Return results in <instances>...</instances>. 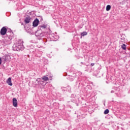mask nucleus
I'll return each mask as SVG.
<instances>
[{
	"label": "nucleus",
	"instance_id": "23",
	"mask_svg": "<svg viewBox=\"0 0 130 130\" xmlns=\"http://www.w3.org/2000/svg\"><path fill=\"white\" fill-rule=\"evenodd\" d=\"M41 20H43V19H42V17H41Z\"/></svg>",
	"mask_w": 130,
	"mask_h": 130
},
{
	"label": "nucleus",
	"instance_id": "24",
	"mask_svg": "<svg viewBox=\"0 0 130 130\" xmlns=\"http://www.w3.org/2000/svg\"><path fill=\"white\" fill-rule=\"evenodd\" d=\"M49 31H50V29H49Z\"/></svg>",
	"mask_w": 130,
	"mask_h": 130
},
{
	"label": "nucleus",
	"instance_id": "3",
	"mask_svg": "<svg viewBox=\"0 0 130 130\" xmlns=\"http://www.w3.org/2000/svg\"><path fill=\"white\" fill-rule=\"evenodd\" d=\"M37 82L39 83V85H41V88H44V86L46 84H47V82H45L43 79L42 78H38L37 79Z\"/></svg>",
	"mask_w": 130,
	"mask_h": 130
},
{
	"label": "nucleus",
	"instance_id": "9",
	"mask_svg": "<svg viewBox=\"0 0 130 130\" xmlns=\"http://www.w3.org/2000/svg\"><path fill=\"white\" fill-rule=\"evenodd\" d=\"M7 83L8 84V85H9V86H13V83H12V79L10 77L8 79Z\"/></svg>",
	"mask_w": 130,
	"mask_h": 130
},
{
	"label": "nucleus",
	"instance_id": "21",
	"mask_svg": "<svg viewBox=\"0 0 130 130\" xmlns=\"http://www.w3.org/2000/svg\"><path fill=\"white\" fill-rule=\"evenodd\" d=\"M52 79V77H50V78H49L50 80H51Z\"/></svg>",
	"mask_w": 130,
	"mask_h": 130
},
{
	"label": "nucleus",
	"instance_id": "5",
	"mask_svg": "<svg viewBox=\"0 0 130 130\" xmlns=\"http://www.w3.org/2000/svg\"><path fill=\"white\" fill-rule=\"evenodd\" d=\"M7 31H8L7 28L4 26L1 29L0 34H1V35H6V34H7Z\"/></svg>",
	"mask_w": 130,
	"mask_h": 130
},
{
	"label": "nucleus",
	"instance_id": "8",
	"mask_svg": "<svg viewBox=\"0 0 130 130\" xmlns=\"http://www.w3.org/2000/svg\"><path fill=\"white\" fill-rule=\"evenodd\" d=\"M30 20H31L30 17L28 16L27 17H26L24 20L25 24H29V23H30Z\"/></svg>",
	"mask_w": 130,
	"mask_h": 130
},
{
	"label": "nucleus",
	"instance_id": "13",
	"mask_svg": "<svg viewBox=\"0 0 130 130\" xmlns=\"http://www.w3.org/2000/svg\"><path fill=\"white\" fill-rule=\"evenodd\" d=\"M88 32L86 31H83V32L81 33V36H86V35H87Z\"/></svg>",
	"mask_w": 130,
	"mask_h": 130
},
{
	"label": "nucleus",
	"instance_id": "4",
	"mask_svg": "<svg viewBox=\"0 0 130 130\" xmlns=\"http://www.w3.org/2000/svg\"><path fill=\"white\" fill-rule=\"evenodd\" d=\"M49 37L52 41H56L58 39V37L56 36L54 34L50 35Z\"/></svg>",
	"mask_w": 130,
	"mask_h": 130
},
{
	"label": "nucleus",
	"instance_id": "17",
	"mask_svg": "<svg viewBox=\"0 0 130 130\" xmlns=\"http://www.w3.org/2000/svg\"><path fill=\"white\" fill-rule=\"evenodd\" d=\"M95 65V63H92L91 64H90V66H91V67H93V66H94Z\"/></svg>",
	"mask_w": 130,
	"mask_h": 130
},
{
	"label": "nucleus",
	"instance_id": "6",
	"mask_svg": "<svg viewBox=\"0 0 130 130\" xmlns=\"http://www.w3.org/2000/svg\"><path fill=\"white\" fill-rule=\"evenodd\" d=\"M39 24V19L38 18H36L32 23V26L34 27H37Z\"/></svg>",
	"mask_w": 130,
	"mask_h": 130
},
{
	"label": "nucleus",
	"instance_id": "19",
	"mask_svg": "<svg viewBox=\"0 0 130 130\" xmlns=\"http://www.w3.org/2000/svg\"><path fill=\"white\" fill-rule=\"evenodd\" d=\"M4 61H7V58H4Z\"/></svg>",
	"mask_w": 130,
	"mask_h": 130
},
{
	"label": "nucleus",
	"instance_id": "20",
	"mask_svg": "<svg viewBox=\"0 0 130 130\" xmlns=\"http://www.w3.org/2000/svg\"><path fill=\"white\" fill-rule=\"evenodd\" d=\"M111 93H114V91L112 90V91H111Z\"/></svg>",
	"mask_w": 130,
	"mask_h": 130
},
{
	"label": "nucleus",
	"instance_id": "16",
	"mask_svg": "<svg viewBox=\"0 0 130 130\" xmlns=\"http://www.w3.org/2000/svg\"><path fill=\"white\" fill-rule=\"evenodd\" d=\"M41 28L42 29H46V25H44L42 26L41 27Z\"/></svg>",
	"mask_w": 130,
	"mask_h": 130
},
{
	"label": "nucleus",
	"instance_id": "15",
	"mask_svg": "<svg viewBox=\"0 0 130 130\" xmlns=\"http://www.w3.org/2000/svg\"><path fill=\"white\" fill-rule=\"evenodd\" d=\"M70 81H73V80H75V77L74 76H70Z\"/></svg>",
	"mask_w": 130,
	"mask_h": 130
},
{
	"label": "nucleus",
	"instance_id": "10",
	"mask_svg": "<svg viewBox=\"0 0 130 130\" xmlns=\"http://www.w3.org/2000/svg\"><path fill=\"white\" fill-rule=\"evenodd\" d=\"M42 80H44V81L46 83V82H47V81H48L49 80V78H48V77H46V76H44L43 77H42L41 78Z\"/></svg>",
	"mask_w": 130,
	"mask_h": 130
},
{
	"label": "nucleus",
	"instance_id": "2",
	"mask_svg": "<svg viewBox=\"0 0 130 130\" xmlns=\"http://www.w3.org/2000/svg\"><path fill=\"white\" fill-rule=\"evenodd\" d=\"M44 35H45V33L43 32L41 29L37 31L36 32V36L39 39H41L42 37H44Z\"/></svg>",
	"mask_w": 130,
	"mask_h": 130
},
{
	"label": "nucleus",
	"instance_id": "12",
	"mask_svg": "<svg viewBox=\"0 0 130 130\" xmlns=\"http://www.w3.org/2000/svg\"><path fill=\"white\" fill-rule=\"evenodd\" d=\"M122 49H123V50H126V45L125 44H123L121 46Z\"/></svg>",
	"mask_w": 130,
	"mask_h": 130
},
{
	"label": "nucleus",
	"instance_id": "1",
	"mask_svg": "<svg viewBox=\"0 0 130 130\" xmlns=\"http://www.w3.org/2000/svg\"><path fill=\"white\" fill-rule=\"evenodd\" d=\"M23 40H19L17 42L14 44L13 46V49L15 51H18L19 50H23L24 49V46H23Z\"/></svg>",
	"mask_w": 130,
	"mask_h": 130
},
{
	"label": "nucleus",
	"instance_id": "22",
	"mask_svg": "<svg viewBox=\"0 0 130 130\" xmlns=\"http://www.w3.org/2000/svg\"><path fill=\"white\" fill-rule=\"evenodd\" d=\"M12 37H11V38H9V39H12Z\"/></svg>",
	"mask_w": 130,
	"mask_h": 130
},
{
	"label": "nucleus",
	"instance_id": "14",
	"mask_svg": "<svg viewBox=\"0 0 130 130\" xmlns=\"http://www.w3.org/2000/svg\"><path fill=\"white\" fill-rule=\"evenodd\" d=\"M109 113V110L106 109L104 111V114H108Z\"/></svg>",
	"mask_w": 130,
	"mask_h": 130
},
{
	"label": "nucleus",
	"instance_id": "7",
	"mask_svg": "<svg viewBox=\"0 0 130 130\" xmlns=\"http://www.w3.org/2000/svg\"><path fill=\"white\" fill-rule=\"evenodd\" d=\"M13 105L14 107H17V106H18V101L17 100V99L14 98L13 99Z\"/></svg>",
	"mask_w": 130,
	"mask_h": 130
},
{
	"label": "nucleus",
	"instance_id": "11",
	"mask_svg": "<svg viewBox=\"0 0 130 130\" xmlns=\"http://www.w3.org/2000/svg\"><path fill=\"white\" fill-rule=\"evenodd\" d=\"M111 9V6L110 5H107L106 7V11L107 12L110 11V10Z\"/></svg>",
	"mask_w": 130,
	"mask_h": 130
},
{
	"label": "nucleus",
	"instance_id": "18",
	"mask_svg": "<svg viewBox=\"0 0 130 130\" xmlns=\"http://www.w3.org/2000/svg\"><path fill=\"white\" fill-rule=\"evenodd\" d=\"M2 64V58L0 57V65Z\"/></svg>",
	"mask_w": 130,
	"mask_h": 130
}]
</instances>
